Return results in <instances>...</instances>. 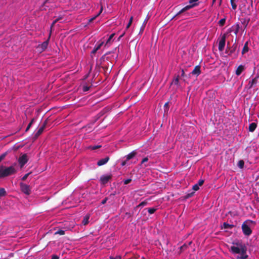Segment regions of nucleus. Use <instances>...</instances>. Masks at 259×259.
<instances>
[{"label":"nucleus","mask_w":259,"mask_h":259,"mask_svg":"<svg viewBox=\"0 0 259 259\" xmlns=\"http://www.w3.org/2000/svg\"><path fill=\"white\" fill-rule=\"evenodd\" d=\"M234 245L231 247V250L234 253L239 254L240 257L237 259H246L247 257L246 247L244 244L241 243H233Z\"/></svg>","instance_id":"obj_1"},{"label":"nucleus","mask_w":259,"mask_h":259,"mask_svg":"<svg viewBox=\"0 0 259 259\" xmlns=\"http://www.w3.org/2000/svg\"><path fill=\"white\" fill-rule=\"evenodd\" d=\"M17 163H15L10 166L6 167L4 165L0 166V179L5 178L17 173V169L16 168Z\"/></svg>","instance_id":"obj_2"},{"label":"nucleus","mask_w":259,"mask_h":259,"mask_svg":"<svg viewBox=\"0 0 259 259\" xmlns=\"http://www.w3.org/2000/svg\"><path fill=\"white\" fill-rule=\"evenodd\" d=\"M229 45L230 42H228L226 53L233 58L237 57L239 51V49H238L237 44L234 43L231 47L229 46Z\"/></svg>","instance_id":"obj_3"},{"label":"nucleus","mask_w":259,"mask_h":259,"mask_svg":"<svg viewBox=\"0 0 259 259\" xmlns=\"http://www.w3.org/2000/svg\"><path fill=\"white\" fill-rule=\"evenodd\" d=\"M198 0H189V4L190 5L186 6L184 8H183L182 9H181L179 12H178L176 15L174 17H175L181 14L186 12V11L190 9L191 8H192L193 7H194L198 5V4L196 3Z\"/></svg>","instance_id":"obj_4"},{"label":"nucleus","mask_w":259,"mask_h":259,"mask_svg":"<svg viewBox=\"0 0 259 259\" xmlns=\"http://www.w3.org/2000/svg\"><path fill=\"white\" fill-rule=\"evenodd\" d=\"M28 158L26 154L21 155L18 158V161L21 168H22L24 165L28 162Z\"/></svg>","instance_id":"obj_5"},{"label":"nucleus","mask_w":259,"mask_h":259,"mask_svg":"<svg viewBox=\"0 0 259 259\" xmlns=\"http://www.w3.org/2000/svg\"><path fill=\"white\" fill-rule=\"evenodd\" d=\"M117 55H115L114 54H113V53L108 52L105 54L104 55H103L101 59L103 61H105L106 60L111 61L112 58H117Z\"/></svg>","instance_id":"obj_6"},{"label":"nucleus","mask_w":259,"mask_h":259,"mask_svg":"<svg viewBox=\"0 0 259 259\" xmlns=\"http://www.w3.org/2000/svg\"><path fill=\"white\" fill-rule=\"evenodd\" d=\"M242 230L245 235L249 236L252 233V230L245 222L242 225Z\"/></svg>","instance_id":"obj_7"},{"label":"nucleus","mask_w":259,"mask_h":259,"mask_svg":"<svg viewBox=\"0 0 259 259\" xmlns=\"http://www.w3.org/2000/svg\"><path fill=\"white\" fill-rule=\"evenodd\" d=\"M226 36L227 34L226 33L224 34L219 41L218 49L220 51H223L224 49L226 44Z\"/></svg>","instance_id":"obj_8"},{"label":"nucleus","mask_w":259,"mask_h":259,"mask_svg":"<svg viewBox=\"0 0 259 259\" xmlns=\"http://www.w3.org/2000/svg\"><path fill=\"white\" fill-rule=\"evenodd\" d=\"M21 191L27 195H29L30 193V189L29 185H26L23 183L20 184Z\"/></svg>","instance_id":"obj_9"},{"label":"nucleus","mask_w":259,"mask_h":259,"mask_svg":"<svg viewBox=\"0 0 259 259\" xmlns=\"http://www.w3.org/2000/svg\"><path fill=\"white\" fill-rule=\"evenodd\" d=\"M51 35V32L50 33V35H49V38H48V39L47 40L44 41L41 45H38L37 48L39 49H40V50L41 51H44L47 48V47L48 46V44H49Z\"/></svg>","instance_id":"obj_10"},{"label":"nucleus","mask_w":259,"mask_h":259,"mask_svg":"<svg viewBox=\"0 0 259 259\" xmlns=\"http://www.w3.org/2000/svg\"><path fill=\"white\" fill-rule=\"evenodd\" d=\"M111 175H103L100 177V181L102 184H105L111 179Z\"/></svg>","instance_id":"obj_11"},{"label":"nucleus","mask_w":259,"mask_h":259,"mask_svg":"<svg viewBox=\"0 0 259 259\" xmlns=\"http://www.w3.org/2000/svg\"><path fill=\"white\" fill-rule=\"evenodd\" d=\"M103 44H104V42L102 41V42H100V43H99L98 44H97L95 46L94 49L91 52V56L92 57H93V55H94L96 53L97 51L99 50L101 48V47L102 46Z\"/></svg>","instance_id":"obj_12"},{"label":"nucleus","mask_w":259,"mask_h":259,"mask_svg":"<svg viewBox=\"0 0 259 259\" xmlns=\"http://www.w3.org/2000/svg\"><path fill=\"white\" fill-rule=\"evenodd\" d=\"M201 73V67L199 65H197L195 67L194 69L193 70V71L191 72V74L192 75H196V76H198Z\"/></svg>","instance_id":"obj_13"},{"label":"nucleus","mask_w":259,"mask_h":259,"mask_svg":"<svg viewBox=\"0 0 259 259\" xmlns=\"http://www.w3.org/2000/svg\"><path fill=\"white\" fill-rule=\"evenodd\" d=\"M110 159V157L109 156H106L104 158L101 159L97 162V165L99 166L103 165L105 164Z\"/></svg>","instance_id":"obj_14"},{"label":"nucleus","mask_w":259,"mask_h":259,"mask_svg":"<svg viewBox=\"0 0 259 259\" xmlns=\"http://www.w3.org/2000/svg\"><path fill=\"white\" fill-rule=\"evenodd\" d=\"M245 68L244 66L242 65H240L237 68L235 71V73L237 76L240 75L241 73L243 71Z\"/></svg>","instance_id":"obj_15"},{"label":"nucleus","mask_w":259,"mask_h":259,"mask_svg":"<svg viewBox=\"0 0 259 259\" xmlns=\"http://www.w3.org/2000/svg\"><path fill=\"white\" fill-rule=\"evenodd\" d=\"M112 67V64H111L110 65H109V64H108V66H103L102 68L105 71V74H107L109 73L111 71Z\"/></svg>","instance_id":"obj_16"},{"label":"nucleus","mask_w":259,"mask_h":259,"mask_svg":"<svg viewBox=\"0 0 259 259\" xmlns=\"http://www.w3.org/2000/svg\"><path fill=\"white\" fill-rule=\"evenodd\" d=\"M232 29H233V31H234V33L237 35L239 32L240 29V25L239 23H236L234 25L232 26Z\"/></svg>","instance_id":"obj_17"},{"label":"nucleus","mask_w":259,"mask_h":259,"mask_svg":"<svg viewBox=\"0 0 259 259\" xmlns=\"http://www.w3.org/2000/svg\"><path fill=\"white\" fill-rule=\"evenodd\" d=\"M256 127H257L256 123L255 122H252L249 124V127H248V130L250 132H253L255 131Z\"/></svg>","instance_id":"obj_18"},{"label":"nucleus","mask_w":259,"mask_h":259,"mask_svg":"<svg viewBox=\"0 0 259 259\" xmlns=\"http://www.w3.org/2000/svg\"><path fill=\"white\" fill-rule=\"evenodd\" d=\"M149 19V17H148L147 16L146 18L144 20L142 26L141 27L140 33H143V32L144 31L146 24H147Z\"/></svg>","instance_id":"obj_19"},{"label":"nucleus","mask_w":259,"mask_h":259,"mask_svg":"<svg viewBox=\"0 0 259 259\" xmlns=\"http://www.w3.org/2000/svg\"><path fill=\"white\" fill-rule=\"evenodd\" d=\"M257 78L258 77H256L252 79L251 80L249 81L248 86L249 89L252 88L253 85L257 83Z\"/></svg>","instance_id":"obj_20"},{"label":"nucleus","mask_w":259,"mask_h":259,"mask_svg":"<svg viewBox=\"0 0 259 259\" xmlns=\"http://www.w3.org/2000/svg\"><path fill=\"white\" fill-rule=\"evenodd\" d=\"M192 244V241H189L188 243H185L182 246L180 247V250L181 251L185 250L189 245Z\"/></svg>","instance_id":"obj_21"},{"label":"nucleus","mask_w":259,"mask_h":259,"mask_svg":"<svg viewBox=\"0 0 259 259\" xmlns=\"http://www.w3.org/2000/svg\"><path fill=\"white\" fill-rule=\"evenodd\" d=\"M137 153L135 151H133L130 154H128L126 156V160H129L132 158H133L135 155H136Z\"/></svg>","instance_id":"obj_22"},{"label":"nucleus","mask_w":259,"mask_h":259,"mask_svg":"<svg viewBox=\"0 0 259 259\" xmlns=\"http://www.w3.org/2000/svg\"><path fill=\"white\" fill-rule=\"evenodd\" d=\"M179 78H180V76L179 75H178L172 80V81L171 82V84H175V85H178L179 86L180 85V83H179Z\"/></svg>","instance_id":"obj_23"},{"label":"nucleus","mask_w":259,"mask_h":259,"mask_svg":"<svg viewBox=\"0 0 259 259\" xmlns=\"http://www.w3.org/2000/svg\"><path fill=\"white\" fill-rule=\"evenodd\" d=\"M43 127H40L34 136L35 139H37L44 132Z\"/></svg>","instance_id":"obj_24"},{"label":"nucleus","mask_w":259,"mask_h":259,"mask_svg":"<svg viewBox=\"0 0 259 259\" xmlns=\"http://www.w3.org/2000/svg\"><path fill=\"white\" fill-rule=\"evenodd\" d=\"M90 219V215L87 214L85 215L83 219V220L82 221V224L83 225H87L89 223V220Z\"/></svg>","instance_id":"obj_25"},{"label":"nucleus","mask_w":259,"mask_h":259,"mask_svg":"<svg viewBox=\"0 0 259 259\" xmlns=\"http://www.w3.org/2000/svg\"><path fill=\"white\" fill-rule=\"evenodd\" d=\"M248 42H246L245 44V45L243 48V49L242 50V53L243 54L245 53L246 52H248Z\"/></svg>","instance_id":"obj_26"},{"label":"nucleus","mask_w":259,"mask_h":259,"mask_svg":"<svg viewBox=\"0 0 259 259\" xmlns=\"http://www.w3.org/2000/svg\"><path fill=\"white\" fill-rule=\"evenodd\" d=\"M223 226L225 229H232L234 227L233 225H230L227 223H224Z\"/></svg>","instance_id":"obj_27"},{"label":"nucleus","mask_w":259,"mask_h":259,"mask_svg":"<svg viewBox=\"0 0 259 259\" xmlns=\"http://www.w3.org/2000/svg\"><path fill=\"white\" fill-rule=\"evenodd\" d=\"M6 195V191L3 188H0V197L4 196Z\"/></svg>","instance_id":"obj_28"},{"label":"nucleus","mask_w":259,"mask_h":259,"mask_svg":"<svg viewBox=\"0 0 259 259\" xmlns=\"http://www.w3.org/2000/svg\"><path fill=\"white\" fill-rule=\"evenodd\" d=\"M244 165V162L243 160H240L238 162V166L240 168H243Z\"/></svg>","instance_id":"obj_29"},{"label":"nucleus","mask_w":259,"mask_h":259,"mask_svg":"<svg viewBox=\"0 0 259 259\" xmlns=\"http://www.w3.org/2000/svg\"><path fill=\"white\" fill-rule=\"evenodd\" d=\"M225 22H226V18H224L221 19L219 21V24L220 26H223L225 25Z\"/></svg>","instance_id":"obj_30"},{"label":"nucleus","mask_w":259,"mask_h":259,"mask_svg":"<svg viewBox=\"0 0 259 259\" xmlns=\"http://www.w3.org/2000/svg\"><path fill=\"white\" fill-rule=\"evenodd\" d=\"M133 17H131L130 19V20H129V22L128 23V24H127L126 25V29H127L128 28H130V27L131 26V25H132V23L133 22Z\"/></svg>","instance_id":"obj_31"},{"label":"nucleus","mask_w":259,"mask_h":259,"mask_svg":"<svg viewBox=\"0 0 259 259\" xmlns=\"http://www.w3.org/2000/svg\"><path fill=\"white\" fill-rule=\"evenodd\" d=\"M55 234H59L60 235H63L65 234V231L62 230H59L58 231H57L55 232Z\"/></svg>","instance_id":"obj_32"},{"label":"nucleus","mask_w":259,"mask_h":259,"mask_svg":"<svg viewBox=\"0 0 259 259\" xmlns=\"http://www.w3.org/2000/svg\"><path fill=\"white\" fill-rule=\"evenodd\" d=\"M114 35H115V33H112L109 36V38H108V39L106 41V45H107L108 44H109L111 40L113 38V37H114Z\"/></svg>","instance_id":"obj_33"},{"label":"nucleus","mask_w":259,"mask_h":259,"mask_svg":"<svg viewBox=\"0 0 259 259\" xmlns=\"http://www.w3.org/2000/svg\"><path fill=\"white\" fill-rule=\"evenodd\" d=\"M156 210V209L154 208H148V211L150 214L154 213L155 212Z\"/></svg>","instance_id":"obj_34"},{"label":"nucleus","mask_w":259,"mask_h":259,"mask_svg":"<svg viewBox=\"0 0 259 259\" xmlns=\"http://www.w3.org/2000/svg\"><path fill=\"white\" fill-rule=\"evenodd\" d=\"M8 152L7 151L0 155V159L2 161L6 157V156L8 155Z\"/></svg>","instance_id":"obj_35"},{"label":"nucleus","mask_w":259,"mask_h":259,"mask_svg":"<svg viewBox=\"0 0 259 259\" xmlns=\"http://www.w3.org/2000/svg\"><path fill=\"white\" fill-rule=\"evenodd\" d=\"M231 4L233 10H235L237 8V5L235 4L234 0H231Z\"/></svg>","instance_id":"obj_36"},{"label":"nucleus","mask_w":259,"mask_h":259,"mask_svg":"<svg viewBox=\"0 0 259 259\" xmlns=\"http://www.w3.org/2000/svg\"><path fill=\"white\" fill-rule=\"evenodd\" d=\"M194 194V192H192L191 193H188L186 196H185V198H189L192 196H193Z\"/></svg>","instance_id":"obj_37"},{"label":"nucleus","mask_w":259,"mask_h":259,"mask_svg":"<svg viewBox=\"0 0 259 259\" xmlns=\"http://www.w3.org/2000/svg\"><path fill=\"white\" fill-rule=\"evenodd\" d=\"M147 204V202L146 201H142L138 206V207H143L145 206Z\"/></svg>","instance_id":"obj_38"},{"label":"nucleus","mask_w":259,"mask_h":259,"mask_svg":"<svg viewBox=\"0 0 259 259\" xmlns=\"http://www.w3.org/2000/svg\"><path fill=\"white\" fill-rule=\"evenodd\" d=\"M101 11H102V10H101L100 12L99 13V14H97L96 16H95L94 17H92V18L90 19L89 20V22L90 23L93 22L96 19V18L97 17H98L100 15V14L101 13Z\"/></svg>","instance_id":"obj_39"},{"label":"nucleus","mask_w":259,"mask_h":259,"mask_svg":"<svg viewBox=\"0 0 259 259\" xmlns=\"http://www.w3.org/2000/svg\"><path fill=\"white\" fill-rule=\"evenodd\" d=\"M48 118H47L45 121L43 123L42 125H41V126L40 127H43V129L45 130V128H46V125L48 123Z\"/></svg>","instance_id":"obj_40"},{"label":"nucleus","mask_w":259,"mask_h":259,"mask_svg":"<svg viewBox=\"0 0 259 259\" xmlns=\"http://www.w3.org/2000/svg\"><path fill=\"white\" fill-rule=\"evenodd\" d=\"M48 118H47L45 121L43 123L42 125H41V126L40 127H43V129L45 130V128H46V125L48 123Z\"/></svg>","instance_id":"obj_41"},{"label":"nucleus","mask_w":259,"mask_h":259,"mask_svg":"<svg viewBox=\"0 0 259 259\" xmlns=\"http://www.w3.org/2000/svg\"><path fill=\"white\" fill-rule=\"evenodd\" d=\"M192 189L194 191H197L199 189V186L196 184L193 186Z\"/></svg>","instance_id":"obj_42"},{"label":"nucleus","mask_w":259,"mask_h":259,"mask_svg":"<svg viewBox=\"0 0 259 259\" xmlns=\"http://www.w3.org/2000/svg\"><path fill=\"white\" fill-rule=\"evenodd\" d=\"M31 172H29V173H27L26 174H25L22 178V181H25L27 178H28V177L29 176V175L30 174Z\"/></svg>","instance_id":"obj_43"},{"label":"nucleus","mask_w":259,"mask_h":259,"mask_svg":"<svg viewBox=\"0 0 259 259\" xmlns=\"http://www.w3.org/2000/svg\"><path fill=\"white\" fill-rule=\"evenodd\" d=\"M131 181H132L131 179H128L123 180V183L124 185H127V184H129L130 183H131Z\"/></svg>","instance_id":"obj_44"},{"label":"nucleus","mask_w":259,"mask_h":259,"mask_svg":"<svg viewBox=\"0 0 259 259\" xmlns=\"http://www.w3.org/2000/svg\"><path fill=\"white\" fill-rule=\"evenodd\" d=\"M249 20L246 21L245 19L243 20V21H242V24H243L245 26V28L246 27L247 25H248Z\"/></svg>","instance_id":"obj_45"},{"label":"nucleus","mask_w":259,"mask_h":259,"mask_svg":"<svg viewBox=\"0 0 259 259\" xmlns=\"http://www.w3.org/2000/svg\"><path fill=\"white\" fill-rule=\"evenodd\" d=\"M90 87H88L87 85H84L83 87V91L84 92H87L90 90Z\"/></svg>","instance_id":"obj_46"},{"label":"nucleus","mask_w":259,"mask_h":259,"mask_svg":"<svg viewBox=\"0 0 259 259\" xmlns=\"http://www.w3.org/2000/svg\"><path fill=\"white\" fill-rule=\"evenodd\" d=\"M203 183H204V180H199L197 184L199 186H200L202 185L203 184Z\"/></svg>","instance_id":"obj_47"},{"label":"nucleus","mask_w":259,"mask_h":259,"mask_svg":"<svg viewBox=\"0 0 259 259\" xmlns=\"http://www.w3.org/2000/svg\"><path fill=\"white\" fill-rule=\"evenodd\" d=\"M101 147V145H97V146H93L91 148V149L92 150H96L97 149H98V148H100Z\"/></svg>","instance_id":"obj_48"},{"label":"nucleus","mask_w":259,"mask_h":259,"mask_svg":"<svg viewBox=\"0 0 259 259\" xmlns=\"http://www.w3.org/2000/svg\"><path fill=\"white\" fill-rule=\"evenodd\" d=\"M108 200V198L107 197H105L103 200H102V202H101V203L102 204H104L106 203L107 201Z\"/></svg>","instance_id":"obj_49"},{"label":"nucleus","mask_w":259,"mask_h":259,"mask_svg":"<svg viewBox=\"0 0 259 259\" xmlns=\"http://www.w3.org/2000/svg\"><path fill=\"white\" fill-rule=\"evenodd\" d=\"M148 160V158L147 157H145V158H144L142 159V161H141V163H144V162H145L147 161Z\"/></svg>","instance_id":"obj_50"},{"label":"nucleus","mask_w":259,"mask_h":259,"mask_svg":"<svg viewBox=\"0 0 259 259\" xmlns=\"http://www.w3.org/2000/svg\"><path fill=\"white\" fill-rule=\"evenodd\" d=\"M34 120V118H33V119L31 120V121L30 122V123L28 124V125H27V126H28V127H31V125L32 124V123H33V122Z\"/></svg>","instance_id":"obj_51"},{"label":"nucleus","mask_w":259,"mask_h":259,"mask_svg":"<svg viewBox=\"0 0 259 259\" xmlns=\"http://www.w3.org/2000/svg\"><path fill=\"white\" fill-rule=\"evenodd\" d=\"M181 75L182 77H184L185 76V71H184V69L181 70Z\"/></svg>","instance_id":"obj_52"},{"label":"nucleus","mask_w":259,"mask_h":259,"mask_svg":"<svg viewBox=\"0 0 259 259\" xmlns=\"http://www.w3.org/2000/svg\"><path fill=\"white\" fill-rule=\"evenodd\" d=\"M51 259H59V256H58L57 255H53L52 256Z\"/></svg>","instance_id":"obj_53"},{"label":"nucleus","mask_w":259,"mask_h":259,"mask_svg":"<svg viewBox=\"0 0 259 259\" xmlns=\"http://www.w3.org/2000/svg\"><path fill=\"white\" fill-rule=\"evenodd\" d=\"M61 17H59L55 20L53 22L56 24L57 22H58L60 19H61Z\"/></svg>","instance_id":"obj_54"},{"label":"nucleus","mask_w":259,"mask_h":259,"mask_svg":"<svg viewBox=\"0 0 259 259\" xmlns=\"http://www.w3.org/2000/svg\"><path fill=\"white\" fill-rule=\"evenodd\" d=\"M127 161V160H126V159L125 160H124V161H123L121 162V165H122V166H124V165L126 164V161Z\"/></svg>","instance_id":"obj_55"},{"label":"nucleus","mask_w":259,"mask_h":259,"mask_svg":"<svg viewBox=\"0 0 259 259\" xmlns=\"http://www.w3.org/2000/svg\"><path fill=\"white\" fill-rule=\"evenodd\" d=\"M168 102H166V103H165L164 104V107L165 108H167L168 107Z\"/></svg>","instance_id":"obj_56"},{"label":"nucleus","mask_w":259,"mask_h":259,"mask_svg":"<svg viewBox=\"0 0 259 259\" xmlns=\"http://www.w3.org/2000/svg\"><path fill=\"white\" fill-rule=\"evenodd\" d=\"M124 33H122L121 35H120L119 36V37H118V40H120V39L121 37H123V36L124 35Z\"/></svg>","instance_id":"obj_57"},{"label":"nucleus","mask_w":259,"mask_h":259,"mask_svg":"<svg viewBox=\"0 0 259 259\" xmlns=\"http://www.w3.org/2000/svg\"><path fill=\"white\" fill-rule=\"evenodd\" d=\"M55 24V23L54 22H53V23L51 25V28H52L54 26Z\"/></svg>","instance_id":"obj_58"},{"label":"nucleus","mask_w":259,"mask_h":259,"mask_svg":"<svg viewBox=\"0 0 259 259\" xmlns=\"http://www.w3.org/2000/svg\"><path fill=\"white\" fill-rule=\"evenodd\" d=\"M55 24V23L54 22H53V23L51 25V28H52L54 26Z\"/></svg>","instance_id":"obj_59"},{"label":"nucleus","mask_w":259,"mask_h":259,"mask_svg":"<svg viewBox=\"0 0 259 259\" xmlns=\"http://www.w3.org/2000/svg\"><path fill=\"white\" fill-rule=\"evenodd\" d=\"M125 214L128 216H131V213L130 212H126Z\"/></svg>","instance_id":"obj_60"},{"label":"nucleus","mask_w":259,"mask_h":259,"mask_svg":"<svg viewBox=\"0 0 259 259\" xmlns=\"http://www.w3.org/2000/svg\"><path fill=\"white\" fill-rule=\"evenodd\" d=\"M29 128H30V127H28V126H27V127H26V128L25 132H27V131L29 130Z\"/></svg>","instance_id":"obj_61"},{"label":"nucleus","mask_w":259,"mask_h":259,"mask_svg":"<svg viewBox=\"0 0 259 259\" xmlns=\"http://www.w3.org/2000/svg\"><path fill=\"white\" fill-rule=\"evenodd\" d=\"M29 128H30V127H28V126H27V127H26V128L25 132H27V131L29 130Z\"/></svg>","instance_id":"obj_62"},{"label":"nucleus","mask_w":259,"mask_h":259,"mask_svg":"<svg viewBox=\"0 0 259 259\" xmlns=\"http://www.w3.org/2000/svg\"><path fill=\"white\" fill-rule=\"evenodd\" d=\"M216 0H212V5H213V4L215 3Z\"/></svg>","instance_id":"obj_63"},{"label":"nucleus","mask_w":259,"mask_h":259,"mask_svg":"<svg viewBox=\"0 0 259 259\" xmlns=\"http://www.w3.org/2000/svg\"><path fill=\"white\" fill-rule=\"evenodd\" d=\"M109 259H116V258L113 257L112 256H110Z\"/></svg>","instance_id":"obj_64"}]
</instances>
